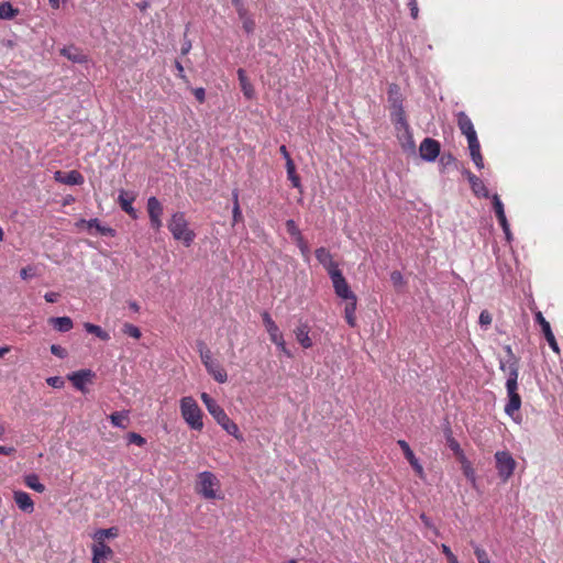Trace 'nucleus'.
Returning a JSON list of instances; mask_svg holds the SVG:
<instances>
[{
	"label": "nucleus",
	"instance_id": "nucleus-1",
	"mask_svg": "<svg viewBox=\"0 0 563 563\" xmlns=\"http://www.w3.org/2000/svg\"><path fill=\"white\" fill-rule=\"evenodd\" d=\"M167 228L173 238L176 241H180L187 247L195 241L196 233L189 228V222L181 211H176L170 216Z\"/></svg>",
	"mask_w": 563,
	"mask_h": 563
},
{
	"label": "nucleus",
	"instance_id": "nucleus-2",
	"mask_svg": "<svg viewBox=\"0 0 563 563\" xmlns=\"http://www.w3.org/2000/svg\"><path fill=\"white\" fill-rule=\"evenodd\" d=\"M195 490L208 500L223 498L220 479L209 471L200 472L197 475Z\"/></svg>",
	"mask_w": 563,
	"mask_h": 563
},
{
	"label": "nucleus",
	"instance_id": "nucleus-3",
	"mask_svg": "<svg viewBox=\"0 0 563 563\" xmlns=\"http://www.w3.org/2000/svg\"><path fill=\"white\" fill-rule=\"evenodd\" d=\"M180 415L190 429L201 431L203 428V412L191 396L183 397L179 400Z\"/></svg>",
	"mask_w": 563,
	"mask_h": 563
},
{
	"label": "nucleus",
	"instance_id": "nucleus-4",
	"mask_svg": "<svg viewBox=\"0 0 563 563\" xmlns=\"http://www.w3.org/2000/svg\"><path fill=\"white\" fill-rule=\"evenodd\" d=\"M518 367L515 364L509 366L508 378L506 382V388L508 394V402L505 406V412L514 417L521 407V397L518 394Z\"/></svg>",
	"mask_w": 563,
	"mask_h": 563
},
{
	"label": "nucleus",
	"instance_id": "nucleus-5",
	"mask_svg": "<svg viewBox=\"0 0 563 563\" xmlns=\"http://www.w3.org/2000/svg\"><path fill=\"white\" fill-rule=\"evenodd\" d=\"M495 462L499 478L504 483L508 482L516 470V460L508 451H497L495 453Z\"/></svg>",
	"mask_w": 563,
	"mask_h": 563
},
{
	"label": "nucleus",
	"instance_id": "nucleus-6",
	"mask_svg": "<svg viewBox=\"0 0 563 563\" xmlns=\"http://www.w3.org/2000/svg\"><path fill=\"white\" fill-rule=\"evenodd\" d=\"M209 413L229 434L233 435L238 440H243L238 424L232 419H230V417L220 405H217L214 409L209 411Z\"/></svg>",
	"mask_w": 563,
	"mask_h": 563
},
{
	"label": "nucleus",
	"instance_id": "nucleus-7",
	"mask_svg": "<svg viewBox=\"0 0 563 563\" xmlns=\"http://www.w3.org/2000/svg\"><path fill=\"white\" fill-rule=\"evenodd\" d=\"M151 228L158 232L163 227V212L164 208L162 202L156 197H150L146 205Z\"/></svg>",
	"mask_w": 563,
	"mask_h": 563
},
{
	"label": "nucleus",
	"instance_id": "nucleus-8",
	"mask_svg": "<svg viewBox=\"0 0 563 563\" xmlns=\"http://www.w3.org/2000/svg\"><path fill=\"white\" fill-rule=\"evenodd\" d=\"M534 320L541 327L542 333L544 334L545 340L549 343L552 351L556 354H560V347L552 332L550 322L545 320L541 311L536 312Z\"/></svg>",
	"mask_w": 563,
	"mask_h": 563
},
{
	"label": "nucleus",
	"instance_id": "nucleus-9",
	"mask_svg": "<svg viewBox=\"0 0 563 563\" xmlns=\"http://www.w3.org/2000/svg\"><path fill=\"white\" fill-rule=\"evenodd\" d=\"M440 143L431 137H426L419 147L422 159L433 162L440 154Z\"/></svg>",
	"mask_w": 563,
	"mask_h": 563
},
{
	"label": "nucleus",
	"instance_id": "nucleus-10",
	"mask_svg": "<svg viewBox=\"0 0 563 563\" xmlns=\"http://www.w3.org/2000/svg\"><path fill=\"white\" fill-rule=\"evenodd\" d=\"M334 292L343 300L354 299L356 296L351 290L349 283L343 274H336L334 279H331Z\"/></svg>",
	"mask_w": 563,
	"mask_h": 563
},
{
	"label": "nucleus",
	"instance_id": "nucleus-11",
	"mask_svg": "<svg viewBox=\"0 0 563 563\" xmlns=\"http://www.w3.org/2000/svg\"><path fill=\"white\" fill-rule=\"evenodd\" d=\"M93 376L95 374L91 369H80L69 374L67 378L73 383L76 389L86 393V384L91 383Z\"/></svg>",
	"mask_w": 563,
	"mask_h": 563
},
{
	"label": "nucleus",
	"instance_id": "nucleus-12",
	"mask_svg": "<svg viewBox=\"0 0 563 563\" xmlns=\"http://www.w3.org/2000/svg\"><path fill=\"white\" fill-rule=\"evenodd\" d=\"M92 563H104L106 560H109L113 556V550L102 541H93L91 547Z\"/></svg>",
	"mask_w": 563,
	"mask_h": 563
},
{
	"label": "nucleus",
	"instance_id": "nucleus-13",
	"mask_svg": "<svg viewBox=\"0 0 563 563\" xmlns=\"http://www.w3.org/2000/svg\"><path fill=\"white\" fill-rule=\"evenodd\" d=\"M396 132H397V139L400 143L402 151L406 153H409V154H415L416 143L413 140V135H412L410 125H407L406 128L396 129Z\"/></svg>",
	"mask_w": 563,
	"mask_h": 563
},
{
	"label": "nucleus",
	"instance_id": "nucleus-14",
	"mask_svg": "<svg viewBox=\"0 0 563 563\" xmlns=\"http://www.w3.org/2000/svg\"><path fill=\"white\" fill-rule=\"evenodd\" d=\"M456 122H457V126L461 130L462 134H464L466 136L467 142L472 141L473 139L474 140L477 139V134H476V131L472 123V120L465 112L460 111L456 114Z\"/></svg>",
	"mask_w": 563,
	"mask_h": 563
},
{
	"label": "nucleus",
	"instance_id": "nucleus-15",
	"mask_svg": "<svg viewBox=\"0 0 563 563\" xmlns=\"http://www.w3.org/2000/svg\"><path fill=\"white\" fill-rule=\"evenodd\" d=\"M13 500L21 511L25 514H32L34 511V501L27 493L14 490Z\"/></svg>",
	"mask_w": 563,
	"mask_h": 563
},
{
	"label": "nucleus",
	"instance_id": "nucleus-16",
	"mask_svg": "<svg viewBox=\"0 0 563 563\" xmlns=\"http://www.w3.org/2000/svg\"><path fill=\"white\" fill-rule=\"evenodd\" d=\"M398 445L404 452V455L406 460L409 462V464L412 466V468L416 471V473L423 477L424 472L422 465L419 463L418 459L416 457L413 451L410 449L409 444L405 440H398Z\"/></svg>",
	"mask_w": 563,
	"mask_h": 563
},
{
	"label": "nucleus",
	"instance_id": "nucleus-17",
	"mask_svg": "<svg viewBox=\"0 0 563 563\" xmlns=\"http://www.w3.org/2000/svg\"><path fill=\"white\" fill-rule=\"evenodd\" d=\"M262 320L264 323V327L269 335L271 341L274 343L276 341H280V338H283V333L280 332L278 325L276 322L272 319L271 314L267 311L262 312Z\"/></svg>",
	"mask_w": 563,
	"mask_h": 563
},
{
	"label": "nucleus",
	"instance_id": "nucleus-18",
	"mask_svg": "<svg viewBox=\"0 0 563 563\" xmlns=\"http://www.w3.org/2000/svg\"><path fill=\"white\" fill-rule=\"evenodd\" d=\"M135 200V195L128 192L125 190H121L118 197L119 205L121 209L126 212L132 219H136V210L133 208L132 203Z\"/></svg>",
	"mask_w": 563,
	"mask_h": 563
},
{
	"label": "nucleus",
	"instance_id": "nucleus-19",
	"mask_svg": "<svg viewBox=\"0 0 563 563\" xmlns=\"http://www.w3.org/2000/svg\"><path fill=\"white\" fill-rule=\"evenodd\" d=\"M309 332H310V327L308 325V323H300L294 330V333L296 335L298 343L303 349H310L313 345V342L309 335Z\"/></svg>",
	"mask_w": 563,
	"mask_h": 563
},
{
	"label": "nucleus",
	"instance_id": "nucleus-20",
	"mask_svg": "<svg viewBox=\"0 0 563 563\" xmlns=\"http://www.w3.org/2000/svg\"><path fill=\"white\" fill-rule=\"evenodd\" d=\"M60 55L77 64H84L88 62V57L81 52V49L74 45L63 47L60 49Z\"/></svg>",
	"mask_w": 563,
	"mask_h": 563
},
{
	"label": "nucleus",
	"instance_id": "nucleus-21",
	"mask_svg": "<svg viewBox=\"0 0 563 563\" xmlns=\"http://www.w3.org/2000/svg\"><path fill=\"white\" fill-rule=\"evenodd\" d=\"M466 175L474 195L488 198L489 192L483 180L471 172H467Z\"/></svg>",
	"mask_w": 563,
	"mask_h": 563
},
{
	"label": "nucleus",
	"instance_id": "nucleus-22",
	"mask_svg": "<svg viewBox=\"0 0 563 563\" xmlns=\"http://www.w3.org/2000/svg\"><path fill=\"white\" fill-rule=\"evenodd\" d=\"M391 122L394 123L395 129L406 128L409 125L401 102H396L394 108H391Z\"/></svg>",
	"mask_w": 563,
	"mask_h": 563
},
{
	"label": "nucleus",
	"instance_id": "nucleus-23",
	"mask_svg": "<svg viewBox=\"0 0 563 563\" xmlns=\"http://www.w3.org/2000/svg\"><path fill=\"white\" fill-rule=\"evenodd\" d=\"M238 78L244 97L249 100L253 99L255 97V89L251 84L250 79L247 78L246 73L243 68L238 69Z\"/></svg>",
	"mask_w": 563,
	"mask_h": 563
},
{
	"label": "nucleus",
	"instance_id": "nucleus-24",
	"mask_svg": "<svg viewBox=\"0 0 563 563\" xmlns=\"http://www.w3.org/2000/svg\"><path fill=\"white\" fill-rule=\"evenodd\" d=\"M208 374L219 383L224 384L228 382V373L224 367L216 360L212 364L206 367Z\"/></svg>",
	"mask_w": 563,
	"mask_h": 563
},
{
	"label": "nucleus",
	"instance_id": "nucleus-25",
	"mask_svg": "<svg viewBox=\"0 0 563 563\" xmlns=\"http://www.w3.org/2000/svg\"><path fill=\"white\" fill-rule=\"evenodd\" d=\"M468 143L470 154L472 157V161L476 165L477 168L482 169L484 167V158L481 154V144L478 139L472 140Z\"/></svg>",
	"mask_w": 563,
	"mask_h": 563
},
{
	"label": "nucleus",
	"instance_id": "nucleus-26",
	"mask_svg": "<svg viewBox=\"0 0 563 563\" xmlns=\"http://www.w3.org/2000/svg\"><path fill=\"white\" fill-rule=\"evenodd\" d=\"M346 301L347 302L344 308V319L351 328H355L357 325L355 316L357 298L355 297L354 299H349Z\"/></svg>",
	"mask_w": 563,
	"mask_h": 563
},
{
	"label": "nucleus",
	"instance_id": "nucleus-27",
	"mask_svg": "<svg viewBox=\"0 0 563 563\" xmlns=\"http://www.w3.org/2000/svg\"><path fill=\"white\" fill-rule=\"evenodd\" d=\"M48 322L59 332H68L73 329V320L69 317H54Z\"/></svg>",
	"mask_w": 563,
	"mask_h": 563
},
{
	"label": "nucleus",
	"instance_id": "nucleus-28",
	"mask_svg": "<svg viewBox=\"0 0 563 563\" xmlns=\"http://www.w3.org/2000/svg\"><path fill=\"white\" fill-rule=\"evenodd\" d=\"M119 534V530L115 527H111L108 529H98L92 534L93 541H102L106 542L107 539H114Z\"/></svg>",
	"mask_w": 563,
	"mask_h": 563
},
{
	"label": "nucleus",
	"instance_id": "nucleus-29",
	"mask_svg": "<svg viewBox=\"0 0 563 563\" xmlns=\"http://www.w3.org/2000/svg\"><path fill=\"white\" fill-rule=\"evenodd\" d=\"M110 421L113 427L126 429L129 424L128 411H115L110 415Z\"/></svg>",
	"mask_w": 563,
	"mask_h": 563
},
{
	"label": "nucleus",
	"instance_id": "nucleus-30",
	"mask_svg": "<svg viewBox=\"0 0 563 563\" xmlns=\"http://www.w3.org/2000/svg\"><path fill=\"white\" fill-rule=\"evenodd\" d=\"M26 487L35 490L36 493H44L45 485L40 482V478L36 474H27L23 479Z\"/></svg>",
	"mask_w": 563,
	"mask_h": 563
},
{
	"label": "nucleus",
	"instance_id": "nucleus-31",
	"mask_svg": "<svg viewBox=\"0 0 563 563\" xmlns=\"http://www.w3.org/2000/svg\"><path fill=\"white\" fill-rule=\"evenodd\" d=\"M199 356L205 367H208L216 360L212 357V352L207 347L205 342L200 341L197 343Z\"/></svg>",
	"mask_w": 563,
	"mask_h": 563
},
{
	"label": "nucleus",
	"instance_id": "nucleus-32",
	"mask_svg": "<svg viewBox=\"0 0 563 563\" xmlns=\"http://www.w3.org/2000/svg\"><path fill=\"white\" fill-rule=\"evenodd\" d=\"M84 328L88 333L95 334L97 338H99L102 341L110 340V334L97 324L86 322L84 324Z\"/></svg>",
	"mask_w": 563,
	"mask_h": 563
},
{
	"label": "nucleus",
	"instance_id": "nucleus-33",
	"mask_svg": "<svg viewBox=\"0 0 563 563\" xmlns=\"http://www.w3.org/2000/svg\"><path fill=\"white\" fill-rule=\"evenodd\" d=\"M287 177L291 181L294 188L301 189L300 177L296 173V166L292 159L286 164Z\"/></svg>",
	"mask_w": 563,
	"mask_h": 563
},
{
	"label": "nucleus",
	"instance_id": "nucleus-34",
	"mask_svg": "<svg viewBox=\"0 0 563 563\" xmlns=\"http://www.w3.org/2000/svg\"><path fill=\"white\" fill-rule=\"evenodd\" d=\"M87 228H95L101 235L104 236H114L115 234V231L112 228L101 225L98 219L88 220Z\"/></svg>",
	"mask_w": 563,
	"mask_h": 563
},
{
	"label": "nucleus",
	"instance_id": "nucleus-35",
	"mask_svg": "<svg viewBox=\"0 0 563 563\" xmlns=\"http://www.w3.org/2000/svg\"><path fill=\"white\" fill-rule=\"evenodd\" d=\"M314 255H316V258L318 260V262L322 265V266H325L327 264H329L331 261H333V256L332 254L330 253L329 250H327L325 247L321 246V247H318L316 251H314Z\"/></svg>",
	"mask_w": 563,
	"mask_h": 563
},
{
	"label": "nucleus",
	"instance_id": "nucleus-36",
	"mask_svg": "<svg viewBox=\"0 0 563 563\" xmlns=\"http://www.w3.org/2000/svg\"><path fill=\"white\" fill-rule=\"evenodd\" d=\"M84 176L78 170H70L65 174V185H82Z\"/></svg>",
	"mask_w": 563,
	"mask_h": 563
},
{
	"label": "nucleus",
	"instance_id": "nucleus-37",
	"mask_svg": "<svg viewBox=\"0 0 563 563\" xmlns=\"http://www.w3.org/2000/svg\"><path fill=\"white\" fill-rule=\"evenodd\" d=\"M285 225H286L287 233L292 238V240L295 242L302 238L301 231L299 230V228L297 227V224L294 220H291V219L287 220Z\"/></svg>",
	"mask_w": 563,
	"mask_h": 563
},
{
	"label": "nucleus",
	"instance_id": "nucleus-38",
	"mask_svg": "<svg viewBox=\"0 0 563 563\" xmlns=\"http://www.w3.org/2000/svg\"><path fill=\"white\" fill-rule=\"evenodd\" d=\"M388 101L390 102V108H394V104L396 102H401L402 103V100H401L400 95H399V88L395 84L389 86V89H388Z\"/></svg>",
	"mask_w": 563,
	"mask_h": 563
},
{
	"label": "nucleus",
	"instance_id": "nucleus-39",
	"mask_svg": "<svg viewBox=\"0 0 563 563\" xmlns=\"http://www.w3.org/2000/svg\"><path fill=\"white\" fill-rule=\"evenodd\" d=\"M122 332L136 340L142 335L141 330L136 325L128 322L123 324Z\"/></svg>",
	"mask_w": 563,
	"mask_h": 563
},
{
	"label": "nucleus",
	"instance_id": "nucleus-40",
	"mask_svg": "<svg viewBox=\"0 0 563 563\" xmlns=\"http://www.w3.org/2000/svg\"><path fill=\"white\" fill-rule=\"evenodd\" d=\"M19 14V9L12 7L10 2H2V20L12 19Z\"/></svg>",
	"mask_w": 563,
	"mask_h": 563
},
{
	"label": "nucleus",
	"instance_id": "nucleus-41",
	"mask_svg": "<svg viewBox=\"0 0 563 563\" xmlns=\"http://www.w3.org/2000/svg\"><path fill=\"white\" fill-rule=\"evenodd\" d=\"M472 545L474 548V554H475L478 563H490L488 554L484 549L479 548L478 545L474 544L473 542H472Z\"/></svg>",
	"mask_w": 563,
	"mask_h": 563
},
{
	"label": "nucleus",
	"instance_id": "nucleus-42",
	"mask_svg": "<svg viewBox=\"0 0 563 563\" xmlns=\"http://www.w3.org/2000/svg\"><path fill=\"white\" fill-rule=\"evenodd\" d=\"M323 268L327 271L331 279H334L336 274H342V272L339 268L338 262H335L334 260L331 261L325 266H323Z\"/></svg>",
	"mask_w": 563,
	"mask_h": 563
},
{
	"label": "nucleus",
	"instance_id": "nucleus-43",
	"mask_svg": "<svg viewBox=\"0 0 563 563\" xmlns=\"http://www.w3.org/2000/svg\"><path fill=\"white\" fill-rule=\"evenodd\" d=\"M446 443H448L449 448L452 450L454 455L463 451L460 443L452 437V433L450 430L446 435Z\"/></svg>",
	"mask_w": 563,
	"mask_h": 563
},
{
	"label": "nucleus",
	"instance_id": "nucleus-44",
	"mask_svg": "<svg viewBox=\"0 0 563 563\" xmlns=\"http://www.w3.org/2000/svg\"><path fill=\"white\" fill-rule=\"evenodd\" d=\"M128 441L129 443L135 444L137 446H143L146 443V439L136 432H130L128 434Z\"/></svg>",
	"mask_w": 563,
	"mask_h": 563
},
{
	"label": "nucleus",
	"instance_id": "nucleus-45",
	"mask_svg": "<svg viewBox=\"0 0 563 563\" xmlns=\"http://www.w3.org/2000/svg\"><path fill=\"white\" fill-rule=\"evenodd\" d=\"M203 405L206 406L208 412L218 405V402L207 393H202L200 396Z\"/></svg>",
	"mask_w": 563,
	"mask_h": 563
},
{
	"label": "nucleus",
	"instance_id": "nucleus-46",
	"mask_svg": "<svg viewBox=\"0 0 563 563\" xmlns=\"http://www.w3.org/2000/svg\"><path fill=\"white\" fill-rule=\"evenodd\" d=\"M46 383L47 385H49L51 387L53 388H63L64 385H65V382L63 379V377L60 376H52V377H48L46 378Z\"/></svg>",
	"mask_w": 563,
	"mask_h": 563
},
{
	"label": "nucleus",
	"instance_id": "nucleus-47",
	"mask_svg": "<svg viewBox=\"0 0 563 563\" xmlns=\"http://www.w3.org/2000/svg\"><path fill=\"white\" fill-rule=\"evenodd\" d=\"M493 207H494L496 217L505 214L504 205L500 201L498 195L493 196Z\"/></svg>",
	"mask_w": 563,
	"mask_h": 563
},
{
	"label": "nucleus",
	"instance_id": "nucleus-48",
	"mask_svg": "<svg viewBox=\"0 0 563 563\" xmlns=\"http://www.w3.org/2000/svg\"><path fill=\"white\" fill-rule=\"evenodd\" d=\"M461 467H462V472L465 475V477L467 479L474 482L475 481V471H474V468L472 466V463L468 462L466 464H463Z\"/></svg>",
	"mask_w": 563,
	"mask_h": 563
},
{
	"label": "nucleus",
	"instance_id": "nucleus-49",
	"mask_svg": "<svg viewBox=\"0 0 563 563\" xmlns=\"http://www.w3.org/2000/svg\"><path fill=\"white\" fill-rule=\"evenodd\" d=\"M478 322L483 327H488L492 324L493 322V317L492 314L489 313V311L487 310H483L479 314V319H478Z\"/></svg>",
	"mask_w": 563,
	"mask_h": 563
},
{
	"label": "nucleus",
	"instance_id": "nucleus-50",
	"mask_svg": "<svg viewBox=\"0 0 563 563\" xmlns=\"http://www.w3.org/2000/svg\"><path fill=\"white\" fill-rule=\"evenodd\" d=\"M441 550L443 554L446 556L449 563H459L457 558L454 555V553L446 544L442 543Z\"/></svg>",
	"mask_w": 563,
	"mask_h": 563
},
{
	"label": "nucleus",
	"instance_id": "nucleus-51",
	"mask_svg": "<svg viewBox=\"0 0 563 563\" xmlns=\"http://www.w3.org/2000/svg\"><path fill=\"white\" fill-rule=\"evenodd\" d=\"M407 5L410 10V15L413 20H417L419 16V8L417 0H407Z\"/></svg>",
	"mask_w": 563,
	"mask_h": 563
},
{
	"label": "nucleus",
	"instance_id": "nucleus-52",
	"mask_svg": "<svg viewBox=\"0 0 563 563\" xmlns=\"http://www.w3.org/2000/svg\"><path fill=\"white\" fill-rule=\"evenodd\" d=\"M390 280L395 286H402L404 285V276L399 271H394L390 274Z\"/></svg>",
	"mask_w": 563,
	"mask_h": 563
},
{
	"label": "nucleus",
	"instance_id": "nucleus-53",
	"mask_svg": "<svg viewBox=\"0 0 563 563\" xmlns=\"http://www.w3.org/2000/svg\"><path fill=\"white\" fill-rule=\"evenodd\" d=\"M51 352H52V354H54L60 358H64L67 355L66 350L64 347H62L60 345H56V344L51 345Z\"/></svg>",
	"mask_w": 563,
	"mask_h": 563
},
{
	"label": "nucleus",
	"instance_id": "nucleus-54",
	"mask_svg": "<svg viewBox=\"0 0 563 563\" xmlns=\"http://www.w3.org/2000/svg\"><path fill=\"white\" fill-rule=\"evenodd\" d=\"M498 219V222L499 224L501 225L505 234L507 235V238H509L510 235V229H509V224H508V221H507V218H506V214H503V216H499L497 217Z\"/></svg>",
	"mask_w": 563,
	"mask_h": 563
},
{
	"label": "nucleus",
	"instance_id": "nucleus-55",
	"mask_svg": "<svg viewBox=\"0 0 563 563\" xmlns=\"http://www.w3.org/2000/svg\"><path fill=\"white\" fill-rule=\"evenodd\" d=\"M243 21V29L246 33H252L255 29V22L251 18H245Z\"/></svg>",
	"mask_w": 563,
	"mask_h": 563
},
{
	"label": "nucleus",
	"instance_id": "nucleus-56",
	"mask_svg": "<svg viewBox=\"0 0 563 563\" xmlns=\"http://www.w3.org/2000/svg\"><path fill=\"white\" fill-rule=\"evenodd\" d=\"M20 275L23 279L33 277V276H35V268L32 266L24 267L21 269Z\"/></svg>",
	"mask_w": 563,
	"mask_h": 563
},
{
	"label": "nucleus",
	"instance_id": "nucleus-57",
	"mask_svg": "<svg viewBox=\"0 0 563 563\" xmlns=\"http://www.w3.org/2000/svg\"><path fill=\"white\" fill-rule=\"evenodd\" d=\"M232 213H233V224L242 221L243 217H242L240 205L233 206Z\"/></svg>",
	"mask_w": 563,
	"mask_h": 563
},
{
	"label": "nucleus",
	"instance_id": "nucleus-58",
	"mask_svg": "<svg viewBox=\"0 0 563 563\" xmlns=\"http://www.w3.org/2000/svg\"><path fill=\"white\" fill-rule=\"evenodd\" d=\"M274 344H276V346L279 349V351L283 352L284 354H286L288 357L291 356L290 352L288 351V349L286 346L284 336L280 338V341L278 340V341L274 342Z\"/></svg>",
	"mask_w": 563,
	"mask_h": 563
},
{
	"label": "nucleus",
	"instance_id": "nucleus-59",
	"mask_svg": "<svg viewBox=\"0 0 563 563\" xmlns=\"http://www.w3.org/2000/svg\"><path fill=\"white\" fill-rule=\"evenodd\" d=\"M194 95H195L196 99H197L200 103L205 102V99H206V91H205V89H203V88H201V87L196 88V89L194 90Z\"/></svg>",
	"mask_w": 563,
	"mask_h": 563
},
{
	"label": "nucleus",
	"instance_id": "nucleus-60",
	"mask_svg": "<svg viewBox=\"0 0 563 563\" xmlns=\"http://www.w3.org/2000/svg\"><path fill=\"white\" fill-rule=\"evenodd\" d=\"M45 300L47 302H56L59 298V294L58 292H54V291H49V292H46L45 296H44Z\"/></svg>",
	"mask_w": 563,
	"mask_h": 563
},
{
	"label": "nucleus",
	"instance_id": "nucleus-61",
	"mask_svg": "<svg viewBox=\"0 0 563 563\" xmlns=\"http://www.w3.org/2000/svg\"><path fill=\"white\" fill-rule=\"evenodd\" d=\"M420 519L424 523L426 527L432 528L434 533L437 536L439 534V530L435 527H433V525L431 523L430 519L424 514H421Z\"/></svg>",
	"mask_w": 563,
	"mask_h": 563
},
{
	"label": "nucleus",
	"instance_id": "nucleus-62",
	"mask_svg": "<svg viewBox=\"0 0 563 563\" xmlns=\"http://www.w3.org/2000/svg\"><path fill=\"white\" fill-rule=\"evenodd\" d=\"M175 67L178 71L177 76L181 79H186L185 69H184V66L181 65V63L178 60H175Z\"/></svg>",
	"mask_w": 563,
	"mask_h": 563
},
{
	"label": "nucleus",
	"instance_id": "nucleus-63",
	"mask_svg": "<svg viewBox=\"0 0 563 563\" xmlns=\"http://www.w3.org/2000/svg\"><path fill=\"white\" fill-rule=\"evenodd\" d=\"M191 49V42L190 40L186 38L183 46H181V55H186Z\"/></svg>",
	"mask_w": 563,
	"mask_h": 563
},
{
	"label": "nucleus",
	"instance_id": "nucleus-64",
	"mask_svg": "<svg viewBox=\"0 0 563 563\" xmlns=\"http://www.w3.org/2000/svg\"><path fill=\"white\" fill-rule=\"evenodd\" d=\"M455 457H456V460L461 463V466H462L463 464H466V463H468V462H470V460L466 457V455H465L464 451H462V452H460V453L455 454Z\"/></svg>",
	"mask_w": 563,
	"mask_h": 563
}]
</instances>
